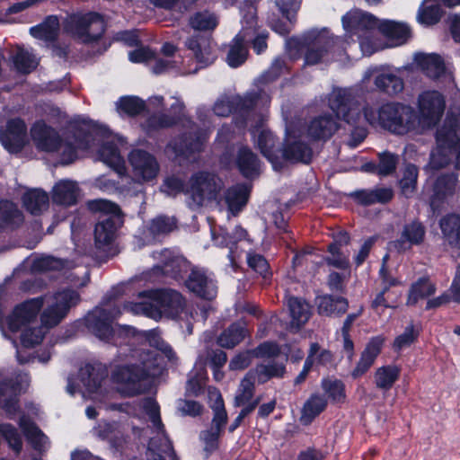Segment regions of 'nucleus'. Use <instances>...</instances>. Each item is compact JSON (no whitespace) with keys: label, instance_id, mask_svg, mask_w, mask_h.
Segmentation results:
<instances>
[{"label":"nucleus","instance_id":"1","mask_svg":"<svg viewBox=\"0 0 460 460\" xmlns=\"http://www.w3.org/2000/svg\"><path fill=\"white\" fill-rule=\"evenodd\" d=\"M133 358L134 364L119 366L112 372V379L120 385V391L127 396H135L148 390L147 380L158 376L164 368L157 354L151 349H137Z\"/></svg>","mask_w":460,"mask_h":460},{"label":"nucleus","instance_id":"2","mask_svg":"<svg viewBox=\"0 0 460 460\" xmlns=\"http://www.w3.org/2000/svg\"><path fill=\"white\" fill-rule=\"evenodd\" d=\"M363 116L369 124H379L397 135L413 131L419 125V117L414 109L400 102H386L377 110L366 106Z\"/></svg>","mask_w":460,"mask_h":460},{"label":"nucleus","instance_id":"3","mask_svg":"<svg viewBox=\"0 0 460 460\" xmlns=\"http://www.w3.org/2000/svg\"><path fill=\"white\" fill-rule=\"evenodd\" d=\"M138 297L146 298L134 305V312L155 320L164 314L176 317L183 310L185 300L182 295L174 289H149L138 293Z\"/></svg>","mask_w":460,"mask_h":460},{"label":"nucleus","instance_id":"4","mask_svg":"<svg viewBox=\"0 0 460 460\" xmlns=\"http://www.w3.org/2000/svg\"><path fill=\"white\" fill-rule=\"evenodd\" d=\"M89 210L100 213L94 227V242L98 249H104L116 239L123 224L119 207L107 199H93L87 203Z\"/></svg>","mask_w":460,"mask_h":460},{"label":"nucleus","instance_id":"5","mask_svg":"<svg viewBox=\"0 0 460 460\" xmlns=\"http://www.w3.org/2000/svg\"><path fill=\"white\" fill-rule=\"evenodd\" d=\"M344 40L334 37L327 29L312 30L305 32L301 39V45L305 48V64L314 66L334 59L336 53H341Z\"/></svg>","mask_w":460,"mask_h":460},{"label":"nucleus","instance_id":"6","mask_svg":"<svg viewBox=\"0 0 460 460\" xmlns=\"http://www.w3.org/2000/svg\"><path fill=\"white\" fill-rule=\"evenodd\" d=\"M223 188L224 182L216 173L206 171L195 172L188 181L187 206L192 210L199 209L207 200H217Z\"/></svg>","mask_w":460,"mask_h":460},{"label":"nucleus","instance_id":"7","mask_svg":"<svg viewBox=\"0 0 460 460\" xmlns=\"http://www.w3.org/2000/svg\"><path fill=\"white\" fill-rule=\"evenodd\" d=\"M143 409L158 432V435L152 438L148 443L149 460H180L165 434L158 403L153 398H146L143 402Z\"/></svg>","mask_w":460,"mask_h":460},{"label":"nucleus","instance_id":"8","mask_svg":"<svg viewBox=\"0 0 460 460\" xmlns=\"http://www.w3.org/2000/svg\"><path fill=\"white\" fill-rule=\"evenodd\" d=\"M328 103L336 117L348 124H358L361 119L364 108L350 89L333 88L329 94Z\"/></svg>","mask_w":460,"mask_h":460},{"label":"nucleus","instance_id":"9","mask_svg":"<svg viewBox=\"0 0 460 460\" xmlns=\"http://www.w3.org/2000/svg\"><path fill=\"white\" fill-rule=\"evenodd\" d=\"M54 302L48 305L40 314V322L46 327L57 326L76 306L80 300V294L73 288H62L53 295Z\"/></svg>","mask_w":460,"mask_h":460},{"label":"nucleus","instance_id":"10","mask_svg":"<svg viewBox=\"0 0 460 460\" xmlns=\"http://www.w3.org/2000/svg\"><path fill=\"white\" fill-rule=\"evenodd\" d=\"M106 30L103 16L95 12L75 16L69 22V31L79 41L89 44L99 40Z\"/></svg>","mask_w":460,"mask_h":460},{"label":"nucleus","instance_id":"11","mask_svg":"<svg viewBox=\"0 0 460 460\" xmlns=\"http://www.w3.org/2000/svg\"><path fill=\"white\" fill-rule=\"evenodd\" d=\"M341 22L346 34L349 37L356 36L363 46L364 40L379 31L381 21L368 12L353 9L342 16Z\"/></svg>","mask_w":460,"mask_h":460},{"label":"nucleus","instance_id":"12","mask_svg":"<svg viewBox=\"0 0 460 460\" xmlns=\"http://www.w3.org/2000/svg\"><path fill=\"white\" fill-rule=\"evenodd\" d=\"M121 314L117 305L109 308L97 306L84 317L87 330L102 341H109L113 335L112 322Z\"/></svg>","mask_w":460,"mask_h":460},{"label":"nucleus","instance_id":"13","mask_svg":"<svg viewBox=\"0 0 460 460\" xmlns=\"http://www.w3.org/2000/svg\"><path fill=\"white\" fill-rule=\"evenodd\" d=\"M436 141L443 155L456 153V166L460 169V113L447 117L444 124L437 129Z\"/></svg>","mask_w":460,"mask_h":460},{"label":"nucleus","instance_id":"14","mask_svg":"<svg viewBox=\"0 0 460 460\" xmlns=\"http://www.w3.org/2000/svg\"><path fill=\"white\" fill-rule=\"evenodd\" d=\"M128 162L137 187L140 182H147L155 179L160 171V165L156 157L143 149H133L128 154Z\"/></svg>","mask_w":460,"mask_h":460},{"label":"nucleus","instance_id":"15","mask_svg":"<svg viewBox=\"0 0 460 460\" xmlns=\"http://www.w3.org/2000/svg\"><path fill=\"white\" fill-rule=\"evenodd\" d=\"M153 257L160 261V263L154 267V271L174 280L183 279V274L189 270V261L169 249L154 252Z\"/></svg>","mask_w":460,"mask_h":460},{"label":"nucleus","instance_id":"16","mask_svg":"<svg viewBox=\"0 0 460 460\" xmlns=\"http://www.w3.org/2000/svg\"><path fill=\"white\" fill-rule=\"evenodd\" d=\"M185 287L197 296L211 300L217 295L213 274L204 268L194 266L184 280Z\"/></svg>","mask_w":460,"mask_h":460},{"label":"nucleus","instance_id":"17","mask_svg":"<svg viewBox=\"0 0 460 460\" xmlns=\"http://www.w3.org/2000/svg\"><path fill=\"white\" fill-rule=\"evenodd\" d=\"M44 305V296L28 299L16 305L7 318L8 328L11 332H18L22 326L35 320Z\"/></svg>","mask_w":460,"mask_h":460},{"label":"nucleus","instance_id":"18","mask_svg":"<svg viewBox=\"0 0 460 460\" xmlns=\"http://www.w3.org/2000/svg\"><path fill=\"white\" fill-rule=\"evenodd\" d=\"M27 139V127L19 118L11 119L6 128L0 131V141L10 153H19L24 147Z\"/></svg>","mask_w":460,"mask_h":460},{"label":"nucleus","instance_id":"19","mask_svg":"<svg viewBox=\"0 0 460 460\" xmlns=\"http://www.w3.org/2000/svg\"><path fill=\"white\" fill-rule=\"evenodd\" d=\"M31 133L39 149L46 152H56L60 149L62 138L56 129L48 126L43 120L35 122Z\"/></svg>","mask_w":460,"mask_h":460},{"label":"nucleus","instance_id":"20","mask_svg":"<svg viewBox=\"0 0 460 460\" xmlns=\"http://www.w3.org/2000/svg\"><path fill=\"white\" fill-rule=\"evenodd\" d=\"M185 47L190 50L199 68L213 64L217 58L215 50L212 48L211 39L203 35H193L185 40Z\"/></svg>","mask_w":460,"mask_h":460},{"label":"nucleus","instance_id":"21","mask_svg":"<svg viewBox=\"0 0 460 460\" xmlns=\"http://www.w3.org/2000/svg\"><path fill=\"white\" fill-rule=\"evenodd\" d=\"M426 234V228L418 220H413L403 226L399 237L393 242V246L399 252L411 250L413 246L423 243Z\"/></svg>","mask_w":460,"mask_h":460},{"label":"nucleus","instance_id":"22","mask_svg":"<svg viewBox=\"0 0 460 460\" xmlns=\"http://www.w3.org/2000/svg\"><path fill=\"white\" fill-rule=\"evenodd\" d=\"M72 133L77 148L86 150L91 148L97 140L102 129L98 128L92 120L78 118L72 123Z\"/></svg>","mask_w":460,"mask_h":460},{"label":"nucleus","instance_id":"23","mask_svg":"<svg viewBox=\"0 0 460 460\" xmlns=\"http://www.w3.org/2000/svg\"><path fill=\"white\" fill-rule=\"evenodd\" d=\"M257 91L250 92L243 96H237L232 100L234 111L243 117H247L258 106L265 107L270 102V95L267 89L256 86Z\"/></svg>","mask_w":460,"mask_h":460},{"label":"nucleus","instance_id":"24","mask_svg":"<svg viewBox=\"0 0 460 460\" xmlns=\"http://www.w3.org/2000/svg\"><path fill=\"white\" fill-rule=\"evenodd\" d=\"M420 112L429 123L438 121L445 110V100L443 95L437 91H429L421 93L419 97Z\"/></svg>","mask_w":460,"mask_h":460},{"label":"nucleus","instance_id":"25","mask_svg":"<svg viewBox=\"0 0 460 460\" xmlns=\"http://www.w3.org/2000/svg\"><path fill=\"white\" fill-rule=\"evenodd\" d=\"M385 342L382 335L372 337L367 343L364 350L360 354L355 368L351 372V376L357 379L365 375L375 363L376 358L380 354Z\"/></svg>","mask_w":460,"mask_h":460},{"label":"nucleus","instance_id":"26","mask_svg":"<svg viewBox=\"0 0 460 460\" xmlns=\"http://www.w3.org/2000/svg\"><path fill=\"white\" fill-rule=\"evenodd\" d=\"M28 375H19L16 379L6 378L0 383V396H5L10 394L3 404V409L9 416H13L19 411L18 394L21 392V383H28Z\"/></svg>","mask_w":460,"mask_h":460},{"label":"nucleus","instance_id":"27","mask_svg":"<svg viewBox=\"0 0 460 460\" xmlns=\"http://www.w3.org/2000/svg\"><path fill=\"white\" fill-rule=\"evenodd\" d=\"M190 131L181 134L173 141V150L177 155L190 156L194 153L200 152L202 149V139L199 134L198 126L189 120Z\"/></svg>","mask_w":460,"mask_h":460},{"label":"nucleus","instance_id":"28","mask_svg":"<svg viewBox=\"0 0 460 460\" xmlns=\"http://www.w3.org/2000/svg\"><path fill=\"white\" fill-rule=\"evenodd\" d=\"M338 123L332 114L324 113L314 118L307 126V136L313 140H327L338 129Z\"/></svg>","mask_w":460,"mask_h":460},{"label":"nucleus","instance_id":"29","mask_svg":"<svg viewBox=\"0 0 460 460\" xmlns=\"http://www.w3.org/2000/svg\"><path fill=\"white\" fill-rule=\"evenodd\" d=\"M458 181V175L456 172L440 174L434 182L433 194L431 196V206L438 207V203L447 198L453 196L456 192Z\"/></svg>","mask_w":460,"mask_h":460},{"label":"nucleus","instance_id":"30","mask_svg":"<svg viewBox=\"0 0 460 460\" xmlns=\"http://www.w3.org/2000/svg\"><path fill=\"white\" fill-rule=\"evenodd\" d=\"M318 314L325 316L340 317L349 308V301L341 296L323 295L315 299Z\"/></svg>","mask_w":460,"mask_h":460},{"label":"nucleus","instance_id":"31","mask_svg":"<svg viewBox=\"0 0 460 460\" xmlns=\"http://www.w3.org/2000/svg\"><path fill=\"white\" fill-rule=\"evenodd\" d=\"M235 164L244 178L253 179L260 174L261 161L257 155L247 146H242L238 149Z\"/></svg>","mask_w":460,"mask_h":460},{"label":"nucleus","instance_id":"32","mask_svg":"<svg viewBox=\"0 0 460 460\" xmlns=\"http://www.w3.org/2000/svg\"><path fill=\"white\" fill-rule=\"evenodd\" d=\"M79 188L75 181L61 180L52 189V201L60 206L70 207L77 202Z\"/></svg>","mask_w":460,"mask_h":460},{"label":"nucleus","instance_id":"33","mask_svg":"<svg viewBox=\"0 0 460 460\" xmlns=\"http://www.w3.org/2000/svg\"><path fill=\"white\" fill-rule=\"evenodd\" d=\"M119 180H111L101 178L98 180L99 187L104 191L119 192L126 196L137 195L139 190L136 188L137 182L133 178L127 175L126 172L122 174L118 173Z\"/></svg>","mask_w":460,"mask_h":460},{"label":"nucleus","instance_id":"34","mask_svg":"<svg viewBox=\"0 0 460 460\" xmlns=\"http://www.w3.org/2000/svg\"><path fill=\"white\" fill-rule=\"evenodd\" d=\"M248 373H252V377L257 379L259 384H265L272 378H282L286 374V366L284 362L276 359L268 360L265 363L257 364L253 369Z\"/></svg>","mask_w":460,"mask_h":460},{"label":"nucleus","instance_id":"35","mask_svg":"<svg viewBox=\"0 0 460 460\" xmlns=\"http://www.w3.org/2000/svg\"><path fill=\"white\" fill-rule=\"evenodd\" d=\"M250 187L245 183H237L228 188L225 192V201L228 210L234 216L237 215L248 202Z\"/></svg>","mask_w":460,"mask_h":460},{"label":"nucleus","instance_id":"36","mask_svg":"<svg viewBox=\"0 0 460 460\" xmlns=\"http://www.w3.org/2000/svg\"><path fill=\"white\" fill-rule=\"evenodd\" d=\"M393 196V190L389 188L359 190L350 193V197L363 206L376 203L385 204L392 199Z\"/></svg>","mask_w":460,"mask_h":460},{"label":"nucleus","instance_id":"37","mask_svg":"<svg viewBox=\"0 0 460 460\" xmlns=\"http://www.w3.org/2000/svg\"><path fill=\"white\" fill-rule=\"evenodd\" d=\"M282 156L292 163L309 164L312 161L313 150L308 144L296 140L287 143L282 148Z\"/></svg>","mask_w":460,"mask_h":460},{"label":"nucleus","instance_id":"38","mask_svg":"<svg viewBox=\"0 0 460 460\" xmlns=\"http://www.w3.org/2000/svg\"><path fill=\"white\" fill-rule=\"evenodd\" d=\"M23 222L22 212L17 205L9 200L0 201V228L13 230Z\"/></svg>","mask_w":460,"mask_h":460},{"label":"nucleus","instance_id":"39","mask_svg":"<svg viewBox=\"0 0 460 460\" xmlns=\"http://www.w3.org/2000/svg\"><path fill=\"white\" fill-rule=\"evenodd\" d=\"M439 227L445 241L455 248H460V216L448 214L439 220Z\"/></svg>","mask_w":460,"mask_h":460},{"label":"nucleus","instance_id":"40","mask_svg":"<svg viewBox=\"0 0 460 460\" xmlns=\"http://www.w3.org/2000/svg\"><path fill=\"white\" fill-rule=\"evenodd\" d=\"M59 21L57 16L49 15L41 23L30 28V34L46 42H54L59 34Z\"/></svg>","mask_w":460,"mask_h":460},{"label":"nucleus","instance_id":"41","mask_svg":"<svg viewBox=\"0 0 460 460\" xmlns=\"http://www.w3.org/2000/svg\"><path fill=\"white\" fill-rule=\"evenodd\" d=\"M248 335L244 322L233 323L217 338V344L225 349H233Z\"/></svg>","mask_w":460,"mask_h":460},{"label":"nucleus","instance_id":"42","mask_svg":"<svg viewBox=\"0 0 460 460\" xmlns=\"http://www.w3.org/2000/svg\"><path fill=\"white\" fill-rule=\"evenodd\" d=\"M416 61L427 76L431 79L440 78L446 72L443 58L438 54H420Z\"/></svg>","mask_w":460,"mask_h":460},{"label":"nucleus","instance_id":"43","mask_svg":"<svg viewBox=\"0 0 460 460\" xmlns=\"http://www.w3.org/2000/svg\"><path fill=\"white\" fill-rule=\"evenodd\" d=\"M326 406L327 399L324 395L319 394H312L304 403L299 419L300 422L305 426L311 424L325 410Z\"/></svg>","mask_w":460,"mask_h":460},{"label":"nucleus","instance_id":"44","mask_svg":"<svg viewBox=\"0 0 460 460\" xmlns=\"http://www.w3.org/2000/svg\"><path fill=\"white\" fill-rule=\"evenodd\" d=\"M100 160L111 167L117 173L126 172L125 162L118 146L113 142H104L99 151Z\"/></svg>","mask_w":460,"mask_h":460},{"label":"nucleus","instance_id":"45","mask_svg":"<svg viewBox=\"0 0 460 460\" xmlns=\"http://www.w3.org/2000/svg\"><path fill=\"white\" fill-rule=\"evenodd\" d=\"M379 31L387 39L394 40L396 45L403 44L411 36V29L406 23L391 20L381 21Z\"/></svg>","mask_w":460,"mask_h":460},{"label":"nucleus","instance_id":"46","mask_svg":"<svg viewBox=\"0 0 460 460\" xmlns=\"http://www.w3.org/2000/svg\"><path fill=\"white\" fill-rule=\"evenodd\" d=\"M247 38L243 33H238L230 43L226 62L231 67H238L245 62L248 56V49L245 45L248 42Z\"/></svg>","mask_w":460,"mask_h":460},{"label":"nucleus","instance_id":"47","mask_svg":"<svg viewBox=\"0 0 460 460\" xmlns=\"http://www.w3.org/2000/svg\"><path fill=\"white\" fill-rule=\"evenodd\" d=\"M19 426L22 429L27 440L37 451H42L48 442L47 436L29 418L22 416L19 420Z\"/></svg>","mask_w":460,"mask_h":460},{"label":"nucleus","instance_id":"48","mask_svg":"<svg viewBox=\"0 0 460 460\" xmlns=\"http://www.w3.org/2000/svg\"><path fill=\"white\" fill-rule=\"evenodd\" d=\"M49 198L46 191L33 189L26 191L22 196L25 208L32 215H40L49 208Z\"/></svg>","mask_w":460,"mask_h":460},{"label":"nucleus","instance_id":"49","mask_svg":"<svg viewBox=\"0 0 460 460\" xmlns=\"http://www.w3.org/2000/svg\"><path fill=\"white\" fill-rule=\"evenodd\" d=\"M374 84L382 93L394 96L404 89V83L402 77L394 73L378 74L374 80Z\"/></svg>","mask_w":460,"mask_h":460},{"label":"nucleus","instance_id":"50","mask_svg":"<svg viewBox=\"0 0 460 460\" xmlns=\"http://www.w3.org/2000/svg\"><path fill=\"white\" fill-rule=\"evenodd\" d=\"M290 312L291 325L300 329L310 318V305L305 300L299 297H290L288 301Z\"/></svg>","mask_w":460,"mask_h":460},{"label":"nucleus","instance_id":"51","mask_svg":"<svg viewBox=\"0 0 460 460\" xmlns=\"http://www.w3.org/2000/svg\"><path fill=\"white\" fill-rule=\"evenodd\" d=\"M288 69L286 60L283 58H276L270 66L254 80L255 86L264 87L270 94L271 90L270 84L276 81Z\"/></svg>","mask_w":460,"mask_h":460},{"label":"nucleus","instance_id":"52","mask_svg":"<svg viewBox=\"0 0 460 460\" xmlns=\"http://www.w3.org/2000/svg\"><path fill=\"white\" fill-rule=\"evenodd\" d=\"M177 221L173 217L159 215L150 220L147 233L154 240H159L176 228Z\"/></svg>","mask_w":460,"mask_h":460},{"label":"nucleus","instance_id":"53","mask_svg":"<svg viewBox=\"0 0 460 460\" xmlns=\"http://www.w3.org/2000/svg\"><path fill=\"white\" fill-rule=\"evenodd\" d=\"M242 30L239 33H243L248 37L254 34L259 29L257 26V6L255 0H244L241 8Z\"/></svg>","mask_w":460,"mask_h":460},{"label":"nucleus","instance_id":"54","mask_svg":"<svg viewBox=\"0 0 460 460\" xmlns=\"http://www.w3.org/2000/svg\"><path fill=\"white\" fill-rule=\"evenodd\" d=\"M209 397L210 400H213V402L210 405L213 411V419L210 428L223 431V429L228 420L223 397L217 390L211 392Z\"/></svg>","mask_w":460,"mask_h":460},{"label":"nucleus","instance_id":"55","mask_svg":"<svg viewBox=\"0 0 460 460\" xmlns=\"http://www.w3.org/2000/svg\"><path fill=\"white\" fill-rule=\"evenodd\" d=\"M400 368L395 365L378 367L375 372L376 386L381 390H390L400 376Z\"/></svg>","mask_w":460,"mask_h":460},{"label":"nucleus","instance_id":"56","mask_svg":"<svg viewBox=\"0 0 460 460\" xmlns=\"http://www.w3.org/2000/svg\"><path fill=\"white\" fill-rule=\"evenodd\" d=\"M257 146L262 155L274 164L279 157V148L273 133L269 130H261L257 138Z\"/></svg>","mask_w":460,"mask_h":460},{"label":"nucleus","instance_id":"57","mask_svg":"<svg viewBox=\"0 0 460 460\" xmlns=\"http://www.w3.org/2000/svg\"><path fill=\"white\" fill-rule=\"evenodd\" d=\"M435 292L436 286L429 278H420L411 286L407 305H414L420 299L428 297Z\"/></svg>","mask_w":460,"mask_h":460},{"label":"nucleus","instance_id":"58","mask_svg":"<svg viewBox=\"0 0 460 460\" xmlns=\"http://www.w3.org/2000/svg\"><path fill=\"white\" fill-rule=\"evenodd\" d=\"M178 122L179 116L159 112L149 116L144 122L143 127L150 134L153 131L171 128Z\"/></svg>","mask_w":460,"mask_h":460},{"label":"nucleus","instance_id":"59","mask_svg":"<svg viewBox=\"0 0 460 460\" xmlns=\"http://www.w3.org/2000/svg\"><path fill=\"white\" fill-rule=\"evenodd\" d=\"M217 16L209 11H200L190 17L189 24L195 31H210L217 26Z\"/></svg>","mask_w":460,"mask_h":460},{"label":"nucleus","instance_id":"60","mask_svg":"<svg viewBox=\"0 0 460 460\" xmlns=\"http://www.w3.org/2000/svg\"><path fill=\"white\" fill-rule=\"evenodd\" d=\"M117 109L129 117H136L145 111L146 103L138 97L124 96L118 101Z\"/></svg>","mask_w":460,"mask_h":460},{"label":"nucleus","instance_id":"61","mask_svg":"<svg viewBox=\"0 0 460 460\" xmlns=\"http://www.w3.org/2000/svg\"><path fill=\"white\" fill-rule=\"evenodd\" d=\"M418 167L412 164L405 166L402 178L400 180L399 184L402 193L409 198L412 196L415 191L418 179Z\"/></svg>","mask_w":460,"mask_h":460},{"label":"nucleus","instance_id":"62","mask_svg":"<svg viewBox=\"0 0 460 460\" xmlns=\"http://www.w3.org/2000/svg\"><path fill=\"white\" fill-rule=\"evenodd\" d=\"M254 379L252 377V373H247L243 379L241 381L239 389L234 397L235 407H240L251 402L254 393Z\"/></svg>","mask_w":460,"mask_h":460},{"label":"nucleus","instance_id":"63","mask_svg":"<svg viewBox=\"0 0 460 460\" xmlns=\"http://www.w3.org/2000/svg\"><path fill=\"white\" fill-rule=\"evenodd\" d=\"M0 434L6 440L10 448H12L16 455H19L22 450V439L18 429L10 423L0 424Z\"/></svg>","mask_w":460,"mask_h":460},{"label":"nucleus","instance_id":"64","mask_svg":"<svg viewBox=\"0 0 460 460\" xmlns=\"http://www.w3.org/2000/svg\"><path fill=\"white\" fill-rule=\"evenodd\" d=\"M13 65L19 73L29 74L36 68L38 63L32 54L20 49L13 57Z\"/></svg>","mask_w":460,"mask_h":460}]
</instances>
